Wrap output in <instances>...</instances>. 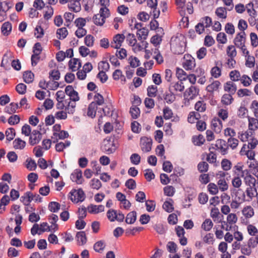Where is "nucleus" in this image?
<instances>
[{
	"label": "nucleus",
	"mask_w": 258,
	"mask_h": 258,
	"mask_svg": "<svg viewBox=\"0 0 258 258\" xmlns=\"http://www.w3.org/2000/svg\"><path fill=\"white\" fill-rule=\"evenodd\" d=\"M213 225V222L210 219H207L203 223L202 225V228L206 231H210L212 228Z\"/></svg>",
	"instance_id": "obj_33"
},
{
	"label": "nucleus",
	"mask_w": 258,
	"mask_h": 258,
	"mask_svg": "<svg viewBox=\"0 0 258 258\" xmlns=\"http://www.w3.org/2000/svg\"><path fill=\"white\" fill-rule=\"evenodd\" d=\"M195 108L198 111L204 112L206 109V104L203 101H199L196 103Z\"/></svg>",
	"instance_id": "obj_38"
},
{
	"label": "nucleus",
	"mask_w": 258,
	"mask_h": 258,
	"mask_svg": "<svg viewBox=\"0 0 258 258\" xmlns=\"http://www.w3.org/2000/svg\"><path fill=\"white\" fill-rule=\"evenodd\" d=\"M221 167L224 171H228L231 168L232 163L227 159H223L221 161Z\"/></svg>",
	"instance_id": "obj_29"
},
{
	"label": "nucleus",
	"mask_w": 258,
	"mask_h": 258,
	"mask_svg": "<svg viewBox=\"0 0 258 258\" xmlns=\"http://www.w3.org/2000/svg\"><path fill=\"white\" fill-rule=\"evenodd\" d=\"M217 41L222 44L226 43L227 42L226 35L223 32L218 33L217 35Z\"/></svg>",
	"instance_id": "obj_51"
},
{
	"label": "nucleus",
	"mask_w": 258,
	"mask_h": 258,
	"mask_svg": "<svg viewBox=\"0 0 258 258\" xmlns=\"http://www.w3.org/2000/svg\"><path fill=\"white\" fill-rule=\"evenodd\" d=\"M218 185L219 186V189L222 191L226 190L228 187V185L224 179L219 180Z\"/></svg>",
	"instance_id": "obj_60"
},
{
	"label": "nucleus",
	"mask_w": 258,
	"mask_h": 258,
	"mask_svg": "<svg viewBox=\"0 0 258 258\" xmlns=\"http://www.w3.org/2000/svg\"><path fill=\"white\" fill-rule=\"evenodd\" d=\"M163 190L164 194L168 197L173 196L175 192L174 188L172 186H166L164 188Z\"/></svg>",
	"instance_id": "obj_46"
},
{
	"label": "nucleus",
	"mask_w": 258,
	"mask_h": 258,
	"mask_svg": "<svg viewBox=\"0 0 258 258\" xmlns=\"http://www.w3.org/2000/svg\"><path fill=\"white\" fill-rule=\"evenodd\" d=\"M26 146V142L20 138H17L13 141V146L16 149H23Z\"/></svg>",
	"instance_id": "obj_18"
},
{
	"label": "nucleus",
	"mask_w": 258,
	"mask_h": 258,
	"mask_svg": "<svg viewBox=\"0 0 258 258\" xmlns=\"http://www.w3.org/2000/svg\"><path fill=\"white\" fill-rule=\"evenodd\" d=\"M5 134L7 140H8L9 141H12L16 135L15 129L13 127H10L8 128L6 131Z\"/></svg>",
	"instance_id": "obj_35"
},
{
	"label": "nucleus",
	"mask_w": 258,
	"mask_h": 258,
	"mask_svg": "<svg viewBox=\"0 0 258 258\" xmlns=\"http://www.w3.org/2000/svg\"><path fill=\"white\" fill-rule=\"evenodd\" d=\"M192 141L195 145L200 146L204 144L205 139L202 135H199L198 136H194Z\"/></svg>",
	"instance_id": "obj_22"
},
{
	"label": "nucleus",
	"mask_w": 258,
	"mask_h": 258,
	"mask_svg": "<svg viewBox=\"0 0 258 258\" xmlns=\"http://www.w3.org/2000/svg\"><path fill=\"white\" fill-rule=\"evenodd\" d=\"M250 108L253 110V112L255 117L258 118V101L253 100L251 104Z\"/></svg>",
	"instance_id": "obj_61"
},
{
	"label": "nucleus",
	"mask_w": 258,
	"mask_h": 258,
	"mask_svg": "<svg viewBox=\"0 0 258 258\" xmlns=\"http://www.w3.org/2000/svg\"><path fill=\"white\" fill-rule=\"evenodd\" d=\"M23 78L26 83L29 84L33 81L34 75L31 71H26L23 73Z\"/></svg>",
	"instance_id": "obj_12"
},
{
	"label": "nucleus",
	"mask_w": 258,
	"mask_h": 258,
	"mask_svg": "<svg viewBox=\"0 0 258 258\" xmlns=\"http://www.w3.org/2000/svg\"><path fill=\"white\" fill-rule=\"evenodd\" d=\"M42 138V134L37 130H33L32 132L31 136L29 138V143L31 145L38 143Z\"/></svg>",
	"instance_id": "obj_4"
},
{
	"label": "nucleus",
	"mask_w": 258,
	"mask_h": 258,
	"mask_svg": "<svg viewBox=\"0 0 258 258\" xmlns=\"http://www.w3.org/2000/svg\"><path fill=\"white\" fill-rule=\"evenodd\" d=\"M125 185L130 189H134L136 187V182L134 179L131 178L126 181Z\"/></svg>",
	"instance_id": "obj_63"
},
{
	"label": "nucleus",
	"mask_w": 258,
	"mask_h": 258,
	"mask_svg": "<svg viewBox=\"0 0 258 258\" xmlns=\"http://www.w3.org/2000/svg\"><path fill=\"white\" fill-rule=\"evenodd\" d=\"M169 91L170 93H166L165 96L164 97V99L166 100L167 103H172L175 100L176 97L170 89H169Z\"/></svg>",
	"instance_id": "obj_28"
},
{
	"label": "nucleus",
	"mask_w": 258,
	"mask_h": 258,
	"mask_svg": "<svg viewBox=\"0 0 258 258\" xmlns=\"http://www.w3.org/2000/svg\"><path fill=\"white\" fill-rule=\"evenodd\" d=\"M243 215L246 218H249L252 217L254 215L253 209L251 206H248L243 208L242 211Z\"/></svg>",
	"instance_id": "obj_19"
},
{
	"label": "nucleus",
	"mask_w": 258,
	"mask_h": 258,
	"mask_svg": "<svg viewBox=\"0 0 258 258\" xmlns=\"http://www.w3.org/2000/svg\"><path fill=\"white\" fill-rule=\"evenodd\" d=\"M145 205L146 206L147 210L148 212H152L155 210V204L154 201L149 200L146 202Z\"/></svg>",
	"instance_id": "obj_64"
},
{
	"label": "nucleus",
	"mask_w": 258,
	"mask_h": 258,
	"mask_svg": "<svg viewBox=\"0 0 258 258\" xmlns=\"http://www.w3.org/2000/svg\"><path fill=\"white\" fill-rule=\"evenodd\" d=\"M53 136L58 137L59 139L63 140L69 137V134L67 131H61L59 133H53Z\"/></svg>",
	"instance_id": "obj_58"
},
{
	"label": "nucleus",
	"mask_w": 258,
	"mask_h": 258,
	"mask_svg": "<svg viewBox=\"0 0 258 258\" xmlns=\"http://www.w3.org/2000/svg\"><path fill=\"white\" fill-rule=\"evenodd\" d=\"M235 196V199L238 201H242V202L245 201V195L243 190L239 188L238 189H233L231 190V196L233 197Z\"/></svg>",
	"instance_id": "obj_6"
},
{
	"label": "nucleus",
	"mask_w": 258,
	"mask_h": 258,
	"mask_svg": "<svg viewBox=\"0 0 258 258\" xmlns=\"http://www.w3.org/2000/svg\"><path fill=\"white\" fill-rule=\"evenodd\" d=\"M150 41L155 46H156L162 41L161 36H159V35H154L151 38Z\"/></svg>",
	"instance_id": "obj_55"
},
{
	"label": "nucleus",
	"mask_w": 258,
	"mask_h": 258,
	"mask_svg": "<svg viewBox=\"0 0 258 258\" xmlns=\"http://www.w3.org/2000/svg\"><path fill=\"white\" fill-rule=\"evenodd\" d=\"M90 186L93 189L98 190L101 187L102 184L99 179L93 178L91 180Z\"/></svg>",
	"instance_id": "obj_42"
},
{
	"label": "nucleus",
	"mask_w": 258,
	"mask_h": 258,
	"mask_svg": "<svg viewBox=\"0 0 258 258\" xmlns=\"http://www.w3.org/2000/svg\"><path fill=\"white\" fill-rule=\"evenodd\" d=\"M248 120V128L251 131H255L258 128L257 119L247 116Z\"/></svg>",
	"instance_id": "obj_10"
},
{
	"label": "nucleus",
	"mask_w": 258,
	"mask_h": 258,
	"mask_svg": "<svg viewBox=\"0 0 258 258\" xmlns=\"http://www.w3.org/2000/svg\"><path fill=\"white\" fill-rule=\"evenodd\" d=\"M105 18H102L100 14L94 15L93 17L94 23L98 26H102L105 23Z\"/></svg>",
	"instance_id": "obj_25"
},
{
	"label": "nucleus",
	"mask_w": 258,
	"mask_h": 258,
	"mask_svg": "<svg viewBox=\"0 0 258 258\" xmlns=\"http://www.w3.org/2000/svg\"><path fill=\"white\" fill-rule=\"evenodd\" d=\"M173 113L172 110L168 107H165L163 109V116L165 119H169L172 117Z\"/></svg>",
	"instance_id": "obj_57"
},
{
	"label": "nucleus",
	"mask_w": 258,
	"mask_h": 258,
	"mask_svg": "<svg viewBox=\"0 0 258 258\" xmlns=\"http://www.w3.org/2000/svg\"><path fill=\"white\" fill-rule=\"evenodd\" d=\"M251 44L253 47H256L258 45V37L257 35L253 32L250 34Z\"/></svg>",
	"instance_id": "obj_59"
},
{
	"label": "nucleus",
	"mask_w": 258,
	"mask_h": 258,
	"mask_svg": "<svg viewBox=\"0 0 258 258\" xmlns=\"http://www.w3.org/2000/svg\"><path fill=\"white\" fill-rule=\"evenodd\" d=\"M160 177L161 183L164 185L167 184L170 182L171 180V178H170V177H169L168 175L165 173H161L160 174Z\"/></svg>",
	"instance_id": "obj_52"
},
{
	"label": "nucleus",
	"mask_w": 258,
	"mask_h": 258,
	"mask_svg": "<svg viewBox=\"0 0 258 258\" xmlns=\"http://www.w3.org/2000/svg\"><path fill=\"white\" fill-rule=\"evenodd\" d=\"M157 87L154 85H151L147 88V95L150 97H154L157 95Z\"/></svg>",
	"instance_id": "obj_31"
},
{
	"label": "nucleus",
	"mask_w": 258,
	"mask_h": 258,
	"mask_svg": "<svg viewBox=\"0 0 258 258\" xmlns=\"http://www.w3.org/2000/svg\"><path fill=\"white\" fill-rule=\"evenodd\" d=\"M138 18L141 21L146 22L149 20L150 16L146 12H141L138 14Z\"/></svg>",
	"instance_id": "obj_62"
},
{
	"label": "nucleus",
	"mask_w": 258,
	"mask_h": 258,
	"mask_svg": "<svg viewBox=\"0 0 258 258\" xmlns=\"http://www.w3.org/2000/svg\"><path fill=\"white\" fill-rule=\"evenodd\" d=\"M220 85V82L219 81H215L207 87L206 90L209 92H213L214 90H216L218 89Z\"/></svg>",
	"instance_id": "obj_34"
},
{
	"label": "nucleus",
	"mask_w": 258,
	"mask_h": 258,
	"mask_svg": "<svg viewBox=\"0 0 258 258\" xmlns=\"http://www.w3.org/2000/svg\"><path fill=\"white\" fill-rule=\"evenodd\" d=\"M71 197L70 200L73 202L78 203L79 202H83L85 200L86 196L82 188H79L78 190L73 189L70 192Z\"/></svg>",
	"instance_id": "obj_2"
},
{
	"label": "nucleus",
	"mask_w": 258,
	"mask_h": 258,
	"mask_svg": "<svg viewBox=\"0 0 258 258\" xmlns=\"http://www.w3.org/2000/svg\"><path fill=\"white\" fill-rule=\"evenodd\" d=\"M199 90L195 86H191L188 89H187L183 94L184 98H187L188 96L192 95L190 97L189 100H192L196 96L199 94Z\"/></svg>",
	"instance_id": "obj_8"
},
{
	"label": "nucleus",
	"mask_w": 258,
	"mask_h": 258,
	"mask_svg": "<svg viewBox=\"0 0 258 258\" xmlns=\"http://www.w3.org/2000/svg\"><path fill=\"white\" fill-rule=\"evenodd\" d=\"M71 178L73 181L77 184H82L84 181L82 178V172L79 169H76L71 175Z\"/></svg>",
	"instance_id": "obj_5"
},
{
	"label": "nucleus",
	"mask_w": 258,
	"mask_h": 258,
	"mask_svg": "<svg viewBox=\"0 0 258 258\" xmlns=\"http://www.w3.org/2000/svg\"><path fill=\"white\" fill-rule=\"evenodd\" d=\"M224 90L234 94L236 91V86L231 81L227 82L224 85Z\"/></svg>",
	"instance_id": "obj_14"
},
{
	"label": "nucleus",
	"mask_w": 258,
	"mask_h": 258,
	"mask_svg": "<svg viewBox=\"0 0 258 258\" xmlns=\"http://www.w3.org/2000/svg\"><path fill=\"white\" fill-rule=\"evenodd\" d=\"M227 9L224 7H219L216 9L215 13L219 18L226 19L227 17Z\"/></svg>",
	"instance_id": "obj_24"
},
{
	"label": "nucleus",
	"mask_w": 258,
	"mask_h": 258,
	"mask_svg": "<svg viewBox=\"0 0 258 258\" xmlns=\"http://www.w3.org/2000/svg\"><path fill=\"white\" fill-rule=\"evenodd\" d=\"M130 112L131 114L132 118L136 119L140 115V110L139 108L137 106L133 105L130 108Z\"/></svg>",
	"instance_id": "obj_36"
},
{
	"label": "nucleus",
	"mask_w": 258,
	"mask_h": 258,
	"mask_svg": "<svg viewBox=\"0 0 258 258\" xmlns=\"http://www.w3.org/2000/svg\"><path fill=\"white\" fill-rule=\"evenodd\" d=\"M34 197H36V199H35V202H42V198L39 195H33V193L30 191H27L25 193L24 195L21 197L20 200L25 205L28 206L29 205L30 203L33 200Z\"/></svg>",
	"instance_id": "obj_1"
},
{
	"label": "nucleus",
	"mask_w": 258,
	"mask_h": 258,
	"mask_svg": "<svg viewBox=\"0 0 258 258\" xmlns=\"http://www.w3.org/2000/svg\"><path fill=\"white\" fill-rule=\"evenodd\" d=\"M56 34L59 35V36H57L59 39H63L68 35V30L65 27L58 29L56 31Z\"/></svg>",
	"instance_id": "obj_30"
},
{
	"label": "nucleus",
	"mask_w": 258,
	"mask_h": 258,
	"mask_svg": "<svg viewBox=\"0 0 258 258\" xmlns=\"http://www.w3.org/2000/svg\"><path fill=\"white\" fill-rule=\"evenodd\" d=\"M26 162L28 163L26 165L27 169L30 171H33L35 170L37 167V164L35 160L32 159L31 158H27L26 160Z\"/></svg>",
	"instance_id": "obj_37"
},
{
	"label": "nucleus",
	"mask_w": 258,
	"mask_h": 258,
	"mask_svg": "<svg viewBox=\"0 0 258 258\" xmlns=\"http://www.w3.org/2000/svg\"><path fill=\"white\" fill-rule=\"evenodd\" d=\"M68 8L71 11L76 13L79 12L81 9L80 4L78 5L76 2H71V4L68 5Z\"/></svg>",
	"instance_id": "obj_41"
},
{
	"label": "nucleus",
	"mask_w": 258,
	"mask_h": 258,
	"mask_svg": "<svg viewBox=\"0 0 258 258\" xmlns=\"http://www.w3.org/2000/svg\"><path fill=\"white\" fill-rule=\"evenodd\" d=\"M60 208V205L56 202H51L48 204V209L53 213L57 212Z\"/></svg>",
	"instance_id": "obj_27"
},
{
	"label": "nucleus",
	"mask_w": 258,
	"mask_h": 258,
	"mask_svg": "<svg viewBox=\"0 0 258 258\" xmlns=\"http://www.w3.org/2000/svg\"><path fill=\"white\" fill-rule=\"evenodd\" d=\"M104 144L102 146V149L107 152V154L112 153L114 152L115 149L110 147L111 146L114 145L113 143H111L110 139L104 141Z\"/></svg>",
	"instance_id": "obj_9"
},
{
	"label": "nucleus",
	"mask_w": 258,
	"mask_h": 258,
	"mask_svg": "<svg viewBox=\"0 0 258 258\" xmlns=\"http://www.w3.org/2000/svg\"><path fill=\"white\" fill-rule=\"evenodd\" d=\"M184 59L183 67L186 70H191L196 67L195 59L191 55L189 54L185 55Z\"/></svg>",
	"instance_id": "obj_3"
},
{
	"label": "nucleus",
	"mask_w": 258,
	"mask_h": 258,
	"mask_svg": "<svg viewBox=\"0 0 258 258\" xmlns=\"http://www.w3.org/2000/svg\"><path fill=\"white\" fill-rule=\"evenodd\" d=\"M233 98L230 94H224L221 98V103L226 105H229L232 103Z\"/></svg>",
	"instance_id": "obj_21"
},
{
	"label": "nucleus",
	"mask_w": 258,
	"mask_h": 258,
	"mask_svg": "<svg viewBox=\"0 0 258 258\" xmlns=\"http://www.w3.org/2000/svg\"><path fill=\"white\" fill-rule=\"evenodd\" d=\"M211 74L214 78H218L221 75V70L217 66L214 67L211 69Z\"/></svg>",
	"instance_id": "obj_50"
},
{
	"label": "nucleus",
	"mask_w": 258,
	"mask_h": 258,
	"mask_svg": "<svg viewBox=\"0 0 258 258\" xmlns=\"http://www.w3.org/2000/svg\"><path fill=\"white\" fill-rule=\"evenodd\" d=\"M18 108L19 105L17 103L12 102L10 103V106L5 108V112L11 114L15 113Z\"/></svg>",
	"instance_id": "obj_23"
},
{
	"label": "nucleus",
	"mask_w": 258,
	"mask_h": 258,
	"mask_svg": "<svg viewBox=\"0 0 258 258\" xmlns=\"http://www.w3.org/2000/svg\"><path fill=\"white\" fill-rule=\"evenodd\" d=\"M141 141L143 143V145L142 147V151L146 152L150 151L152 149V139L147 137H142L141 139Z\"/></svg>",
	"instance_id": "obj_7"
},
{
	"label": "nucleus",
	"mask_w": 258,
	"mask_h": 258,
	"mask_svg": "<svg viewBox=\"0 0 258 258\" xmlns=\"http://www.w3.org/2000/svg\"><path fill=\"white\" fill-rule=\"evenodd\" d=\"M149 31L146 28H143L138 30L137 35L138 36V39L141 40L142 39L146 40L148 35Z\"/></svg>",
	"instance_id": "obj_16"
},
{
	"label": "nucleus",
	"mask_w": 258,
	"mask_h": 258,
	"mask_svg": "<svg viewBox=\"0 0 258 258\" xmlns=\"http://www.w3.org/2000/svg\"><path fill=\"white\" fill-rule=\"evenodd\" d=\"M105 247V244L103 240H100L96 242L93 246L94 249L98 252H101Z\"/></svg>",
	"instance_id": "obj_26"
},
{
	"label": "nucleus",
	"mask_w": 258,
	"mask_h": 258,
	"mask_svg": "<svg viewBox=\"0 0 258 258\" xmlns=\"http://www.w3.org/2000/svg\"><path fill=\"white\" fill-rule=\"evenodd\" d=\"M208 190L209 192L212 195H216L218 192L217 186L214 183H210L208 185Z\"/></svg>",
	"instance_id": "obj_48"
},
{
	"label": "nucleus",
	"mask_w": 258,
	"mask_h": 258,
	"mask_svg": "<svg viewBox=\"0 0 258 258\" xmlns=\"http://www.w3.org/2000/svg\"><path fill=\"white\" fill-rule=\"evenodd\" d=\"M173 203V200L169 199V201H166L164 203L162 206L163 209L168 213H171L174 210Z\"/></svg>",
	"instance_id": "obj_17"
},
{
	"label": "nucleus",
	"mask_w": 258,
	"mask_h": 258,
	"mask_svg": "<svg viewBox=\"0 0 258 258\" xmlns=\"http://www.w3.org/2000/svg\"><path fill=\"white\" fill-rule=\"evenodd\" d=\"M237 52L234 46L229 45L227 48V54L230 58H234L236 56Z\"/></svg>",
	"instance_id": "obj_39"
},
{
	"label": "nucleus",
	"mask_w": 258,
	"mask_h": 258,
	"mask_svg": "<svg viewBox=\"0 0 258 258\" xmlns=\"http://www.w3.org/2000/svg\"><path fill=\"white\" fill-rule=\"evenodd\" d=\"M173 169V166L171 163L169 161H164L163 163V170L167 172H171Z\"/></svg>",
	"instance_id": "obj_53"
},
{
	"label": "nucleus",
	"mask_w": 258,
	"mask_h": 258,
	"mask_svg": "<svg viewBox=\"0 0 258 258\" xmlns=\"http://www.w3.org/2000/svg\"><path fill=\"white\" fill-rule=\"evenodd\" d=\"M97 78L100 79L101 83H104L108 79V76L106 74L105 72L102 70L97 75Z\"/></svg>",
	"instance_id": "obj_56"
},
{
	"label": "nucleus",
	"mask_w": 258,
	"mask_h": 258,
	"mask_svg": "<svg viewBox=\"0 0 258 258\" xmlns=\"http://www.w3.org/2000/svg\"><path fill=\"white\" fill-rule=\"evenodd\" d=\"M137 219V213L133 211L127 214L125 222L127 224H132L135 222Z\"/></svg>",
	"instance_id": "obj_15"
},
{
	"label": "nucleus",
	"mask_w": 258,
	"mask_h": 258,
	"mask_svg": "<svg viewBox=\"0 0 258 258\" xmlns=\"http://www.w3.org/2000/svg\"><path fill=\"white\" fill-rule=\"evenodd\" d=\"M12 24L9 22H5L2 26V33L5 36H8L12 31Z\"/></svg>",
	"instance_id": "obj_11"
},
{
	"label": "nucleus",
	"mask_w": 258,
	"mask_h": 258,
	"mask_svg": "<svg viewBox=\"0 0 258 258\" xmlns=\"http://www.w3.org/2000/svg\"><path fill=\"white\" fill-rule=\"evenodd\" d=\"M94 37L89 34L87 35L84 39V43L88 47L93 46L94 44Z\"/></svg>",
	"instance_id": "obj_44"
},
{
	"label": "nucleus",
	"mask_w": 258,
	"mask_h": 258,
	"mask_svg": "<svg viewBox=\"0 0 258 258\" xmlns=\"http://www.w3.org/2000/svg\"><path fill=\"white\" fill-rule=\"evenodd\" d=\"M20 118L17 115L11 116L8 119V123L11 125H15L18 123L20 121Z\"/></svg>",
	"instance_id": "obj_54"
},
{
	"label": "nucleus",
	"mask_w": 258,
	"mask_h": 258,
	"mask_svg": "<svg viewBox=\"0 0 258 258\" xmlns=\"http://www.w3.org/2000/svg\"><path fill=\"white\" fill-rule=\"evenodd\" d=\"M60 77V73L58 70H53L49 73V77L53 80H58Z\"/></svg>",
	"instance_id": "obj_43"
},
{
	"label": "nucleus",
	"mask_w": 258,
	"mask_h": 258,
	"mask_svg": "<svg viewBox=\"0 0 258 258\" xmlns=\"http://www.w3.org/2000/svg\"><path fill=\"white\" fill-rule=\"evenodd\" d=\"M76 237L78 238V241L81 242V245H84L86 243L87 238L84 231L78 232L76 234Z\"/></svg>",
	"instance_id": "obj_32"
},
{
	"label": "nucleus",
	"mask_w": 258,
	"mask_h": 258,
	"mask_svg": "<svg viewBox=\"0 0 258 258\" xmlns=\"http://www.w3.org/2000/svg\"><path fill=\"white\" fill-rule=\"evenodd\" d=\"M184 42L179 43L176 44L175 46L173 47L174 49L173 52L175 54H182L185 50V47L184 46Z\"/></svg>",
	"instance_id": "obj_20"
},
{
	"label": "nucleus",
	"mask_w": 258,
	"mask_h": 258,
	"mask_svg": "<svg viewBox=\"0 0 258 258\" xmlns=\"http://www.w3.org/2000/svg\"><path fill=\"white\" fill-rule=\"evenodd\" d=\"M27 86L23 83H20L16 87V90L19 94H24L26 92Z\"/></svg>",
	"instance_id": "obj_45"
},
{
	"label": "nucleus",
	"mask_w": 258,
	"mask_h": 258,
	"mask_svg": "<svg viewBox=\"0 0 258 258\" xmlns=\"http://www.w3.org/2000/svg\"><path fill=\"white\" fill-rule=\"evenodd\" d=\"M168 251L170 253H175L177 250V245L173 241H169L167 244Z\"/></svg>",
	"instance_id": "obj_49"
},
{
	"label": "nucleus",
	"mask_w": 258,
	"mask_h": 258,
	"mask_svg": "<svg viewBox=\"0 0 258 258\" xmlns=\"http://www.w3.org/2000/svg\"><path fill=\"white\" fill-rule=\"evenodd\" d=\"M208 167L209 165L205 161L201 162L198 165V169L201 173L207 172L208 170Z\"/></svg>",
	"instance_id": "obj_40"
},
{
	"label": "nucleus",
	"mask_w": 258,
	"mask_h": 258,
	"mask_svg": "<svg viewBox=\"0 0 258 258\" xmlns=\"http://www.w3.org/2000/svg\"><path fill=\"white\" fill-rule=\"evenodd\" d=\"M130 160L133 164L138 165L141 161V157L138 154L134 153L131 156Z\"/></svg>",
	"instance_id": "obj_47"
},
{
	"label": "nucleus",
	"mask_w": 258,
	"mask_h": 258,
	"mask_svg": "<svg viewBox=\"0 0 258 258\" xmlns=\"http://www.w3.org/2000/svg\"><path fill=\"white\" fill-rule=\"evenodd\" d=\"M97 106L95 102H92L88 106L87 115L88 116L94 118L96 115V110Z\"/></svg>",
	"instance_id": "obj_13"
}]
</instances>
